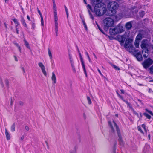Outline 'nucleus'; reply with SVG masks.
Instances as JSON below:
<instances>
[{"label": "nucleus", "mask_w": 153, "mask_h": 153, "mask_svg": "<svg viewBox=\"0 0 153 153\" xmlns=\"http://www.w3.org/2000/svg\"><path fill=\"white\" fill-rule=\"evenodd\" d=\"M41 25L42 26H43L44 25V21H43V17H41Z\"/></svg>", "instance_id": "obj_40"}, {"label": "nucleus", "mask_w": 153, "mask_h": 153, "mask_svg": "<svg viewBox=\"0 0 153 153\" xmlns=\"http://www.w3.org/2000/svg\"><path fill=\"white\" fill-rule=\"evenodd\" d=\"M55 27H58V17H54Z\"/></svg>", "instance_id": "obj_23"}, {"label": "nucleus", "mask_w": 153, "mask_h": 153, "mask_svg": "<svg viewBox=\"0 0 153 153\" xmlns=\"http://www.w3.org/2000/svg\"><path fill=\"white\" fill-rule=\"evenodd\" d=\"M102 0H92L91 3L92 6H99L101 5Z\"/></svg>", "instance_id": "obj_9"}, {"label": "nucleus", "mask_w": 153, "mask_h": 153, "mask_svg": "<svg viewBox=\"0 0 153 153\" xmlns=\"http://www.w3.org/2000/svg\"><path fill=\"white\" fill-rule=\"evenodd\" d=\"M103 22L104 26V29L106 31L108 30L110 27L112 26L114 23L113 20L110 17L105 18Z\"/></svg>", "instance_id": "obj_3"}, {"label": "nucleus", "mask_w": 153, "mask_h": 153, "mask_svg": "<svg viewBox=\"0 0 153 153\" xmlns=\"http://www.w3.org/2000/svg\"><path fill=\"white\" fill-rule=\"evenodd\" d=\"M69 56L70 63H71L74 62L72 55L71 54H69Z\"/></svg>", "instance_id": "obj_25"}, {"label": "nucleus", "mask_w": 153, "mask_h": 153, "mask_svg": "<svg viewBox=\"0 0 153 153\" xmlns=\"http://www.w3.org/2000/svg\"><path fill=\"white\" fill-rule=\"evenodd\" d=\"M147 46V44L145 42V41L143 40L141 44V47L142 49H146V48Z\"/></svg>", "instance_id": "obj_17"}, {"label": "nucleus", "mask_w": 153, "mask_h": 153, "mask_svg": "<svg viewBox=\"0 0 153 153\" xmlns=\"http://www.w3.org/2000/svg\"><path fill=\"white\" fill-rule=\"evenodd\" d=\"M4 26H5V28L6 29H7V24H6V23L5 22H4Z\"/></svg>", "instance_id": "obj_61"}, {"label": "nucleus", "mask_w": 153, "mask_h": 153, "mask_svg": "<svg viewBox=\"0 0 153 153\" xmlns=\"http://www.w3.org/2000/svg\"><path fill=\"white\" fill-rule=\"evenodd\" d=\"M24 41L25 43V45L26 46V47L27 48H30L28 43L27 42V41L25 39H24Z\"/></svg>", "instance_id": "obj_29"}, {"label": "nucleus", "mask_w": 153, "mask_h": 153, "mask_svg": "<svg viewBox=\"0 0 153 153\" xmlns=\"http://www.w3.org/2000/svg\"><path fill=\"white\" fill-rule=\"evenodd\" d=\"M19 50V52H21V47H20V46L19 45L18 47H17Z\"/></svg>", "instance_id": "obj_59"}, {"label": "nucleus", "mask_w": 153, "mask_h": 153, "mask_svg": "<svg viewBox=\"0 0 153 153\" xmlns=\"http://www.w3.org/2000/svg\"><path fill=\"white\" fill-rule=\"evenodd\" d=\"M123 101L125 102V103L127 105H129V103L127 101H126L125 100H124Z\"/></svg>", "instance_id": "obj_54"}, {"label": "nucleus", "mask_w": 153, "mask_h": 153, "mask_svg": "<svg viewBox=\"0 0 153 153\" xmlns=\"http://www.w3.org/2000/svg\"><path fill=\"white\" fill-rule=\"evenodd\" d=\"M82 22L83 23V25H85L86 24L85 23V21L84 20H82Z\"/></svg>", "instance_id": "obj_63"}, {"label": "nucleus", "mask_w": 153, "mask_h": 153, "mask_svg": "<svg viewBox=\"0 0 153 153\" xmlns=\"http://www.w3.org/2000/svg\"><path fill=\"white\" fill-rule=\"evenodd\" d=\"M54 17H58L57 11H54Z\"/></svg>", "instance_id": "obj_44"}, {"label": "nucleus", "mask_w": 153, "mask_h": 153, "mask_svg": "<svg viewBox=\"0 0 153 153\" xmlns=\"http://www.w3.org/2000/svg\"><path fill=\"white\" fill-rule=\"evenodd\" d=\"M15 123H13L11 127V131L13 132L15 131Z\"/></svg>", "instance_id": "obj_21"}, {"label": "nucleus", "mask_w": 153, "mask_h": 153, "mask_svg": "<svg viewBox=\"0 0 153 153\" xmlns=\"http://www.w3.org/2000/svg\"><path fill=\"white\" fill-rule=\"evenodd\" d=\"M143 115L146 116L147 118L149 119H150L151 118V116L149 114L146 113H144L143 114Z\"/></svg>", "instance_id": "obj_28"}, {"label": "nucleus", "mask_w": 153, "mask_h": 153, "mask_svg": "<svg viewBox=\"0 0 153 153\" xmlns=\"http://www.w3.org/2000/svg\"><path fill=\"white\" fill-rule=\"evenodd\" d=\"M64 7L66 13L67 18H68L69 14L68 9L65 5H64Z\"/></svg>", "instance_id": "obj_27"}, {"label": "nucleus", "mask_w": 153, "mask_h": 153, "mask_svg": "<svg viewBox=\"0 0 153 153\" xmlns=\"http://www.w3.org/2000/svg\"><path fill=\"white\" fill-rule=\"evenodd\" d=\"M129 50L130 52H134V51L136 50L134 48L133 46V45H130V47H129Z\"/></svg>", "instance_id": "obj_20"}, {"label": "nucleus", "mask_w": 153, "mask_h": 153, "mask_svg": "<svg viewBox=\"0 0 153 153\" xmlns=\"http://www.w3.org/2000/svg\"><path fill=\"white\" fill-rule=\"evenodd\" d=\"M145 14V12L143 11H142L139 12L140 15L141 17H143Z\"/></svg>", "instance_id": "obj_30"}, {"label": "nucleus", "mask_w": 153, "mask_h": 153, "mask_svg": "<svg viewBox=\"0 0 153 153\" xmlns=\"http://www.w3.org/2000/svg\"><path fill=\"white\" fill-rule=\"evenodd\" d=\"M132 110L133 111V112L135 114V115H137V116H138V114L137 113V112H136V111H135L134 110V109H132Z\"/></svg>", "instance_id": "obj_47"}, {"label": "nucleus", "mask_w": 153, "mask_h": 153, "mask_svg": "<svg viewBox=\"0 0 153 153\" xmlns=\"http://www.w3.org/2000/svg\"><path fill=\"white\" fill-rule=\"evenodd\" d=\"M80 60L81 62L82 65V67L83 69V70L84 71V72L85 74V76L87 77V75L86 73V70L85 68V64H84V62L83 60V58L82 57H80Z\"/></svg>", "instance_id": "obj_11"}, {"label": "nucleus", "mask_w": 153, "mask_h": 153, "mask_svg": "<svg viewBox=\"0 0 153 153\" xmlns=\"http://www.w3.org/2000/svg\"><path fill=\"white\" fill-rule=\"evenodd\" d=\"M142 38V35L140 34H139L136 36L135 40H138L139 41L140 40H141Z\"/></svg>", "instance_id": "obj_19"}, {"label": "nucleus", "mask_w": 153, "mask_h": 153, "mask_svg": "<svg viewBox=\"0 0 153 153\" xmlns=\"http://www.w3.org/2000/svg\"><path fill=\"white\" fill-rule=\"evenodd\" d=\"M137 129L139 131H140L141 133H143V132L141 130V128L140 126H138L137 127Z\"/></svg>", "instance_id": "obj_41"}, {"label": "nucleus", "mask_w": 153, "mask_h": 153, "mask_svg": "<svg viewBox=\"0 0 153 153\" xmlns=\"http://www.w3.org/2000/svg\"><path fill=\"white\" fill-rule=\"evenodd\" d=\"M54 11H57L55 3L53 4Z\"/></svg>", "instance_id": "obj_36"}, {"label": "nucleus", "mask_w": 153, "mask_h": 153, "mask_svg": "<svg viewBox=\"0 0 153 153\" xmlns=\"http://www.w3.org/2000/svg\"><path fill=\"white\" fill-rule=\"evenodd\" d=\"M13 20L15 24H17V25H19V23L18 22L17 19L15 18L13 19Z\"/></svg>", "instance_id": "obj_33"}, {"label": "nucleus", "mask_w": 153, "mask_h": 153, "mask_svg": "<svg viewBox=\"0 0 153 153\" xmlns=\"http://www.w3.org/2000/svg\"><path fill=\"white\" fill-rule=\"evenodd\" d=\"M88 12L89 13V14L90 15V18L93 20L94 19V17L93 16H92V14L90 12L89 10H88Z\"/></svg>", "instance_id": "obj_42"}, {"label": "nucleus", "mask_w": 153, "mask_h": 153, "mask_svg": "<svg viewBox=\"0 0 153 153\" xmlns=\"http://www.w3.org/2000/svg\"><path fill=\"white\" fill-rule=\"evenodd\" d=\"M51 79L52 81V84L53 85L56 83V75L54 72L52 73V75L51 76Z\"/></svg>", "instance_id": "obj_15"}, {"label": "nucleus", "mask_w": 153, "mask_h": 153, "mask_svg": "<svg viewBox=\"0 0 153 153\" xmlns=\"http://www.w3.org/2000/svg\"><path fill=\"white\" fill-rule=\"evenodd\" d=\"M85 53L88 57V58L89 60V62L91 63L92 62V61L90 59V57L89 56L88 53V52H86Z\"/></svg>", "instance_id": "obj_31"}, {"label": "nucleus", "mask_w": 153, "mask_h": 153, "mask_svg": "<svg viewBox=\"0 0 153 153\" xmlns=\"http://www.w3.org/2000/svg\"><path fill=\"white\" fill-rule=\"evenodd\" d=\"M48 54L50 57V59H52V56L51 52L49 48L48 49Z\"/></svg>", "instance_id": "obj_22"}, {"label": "nucleus", "mask_w": 153, "mask_h": 153, "mask_svg": "<svg viewBox=\"0 0 153 153\" xmlns=\"http://www.w3.org/2000/svg\"><path fill=\"white\" fill-rule=\"evenodd\" d=\"M69 153H77V152L76 149H74L70 150Z\"/></svg>", "instance_id": "obj_35"}, {"label": "nucleus", "mask_w": 153, "mask_h": 153, "mask_svg": "<svg viewBox=\"0 0 153 153\" xmlns=\"http://www.w3.org/2000/svg\"><path fill=\"white\" fill-rule=\"evenodd\" d=\"M21 22L22 24L25 27H27V25L26 23V22H25V20L24 19V17L22 16H21Z\"/></svg>", "instance_id": "obj_16"}, {"label": "nucleus", "mask_w": 153, "mask_h": 153, "mask_svg": "<svg viewBox=\"0 0 153 153\" xmlns=\"http://www.w3.org/2000/svg\"><path fill=\"white\" fill-rule=\"evenodd\" d=\"M37 11H38V13H39V15H40V17H42V14L40 11L39 10V9L38 8H37Z\"/></svg>", "instance_id": "obj_43"}, {"label": "nucleus", "mask_w": 153, "mask_h": 153, "mask_svg": "<svg viewBox=\"0 0 153 153\" xmlns=\"http://www.w3.org/2000/svg\"><path fill=\"white\" fill-rule=\"evenodd\" d=\"M123 31L122 27L117 26L114 28H110L109 30V33L111 35H115L117 34L121 33Z\"/></svg>", "instance_id": "obj_4"}, {"label": "nucleus", "mask_w": 153, "mask_h": 153, "mask_svg": "<svg viewBox=\"0 0 153 153\" xmlns=\"http://www.w3.org/2000/svg\"><path fill=\"white\" fill-rule=\"evenodd\" d=\"M13 43L15 45L17 46V47H18L19 46V44L16 42H14Z\"/></svg>", "instance_id": "obj_51"}, {"label": "nucleus", "mask_w": 153, "mask_h": 153, "mask_svg": "<svg viewBox=\"0 0 153 153\" xmlns=\"http://www.w3.org/2000/svg\"><path fill=\"white\" fill-rule=\"evenodd\" d=\"M97 70H98V71L99 72V73L100 74L102 75V76L103 75L102 74V73H101V71H100L98 69V68L97 69Z\"/></svg>", "instance_id": "obj_57"}, {"label": "nucleus", "mask_w": 153, "mask_h": 153, "mask_svg": "<svg viewBox=\"0 0 153 153\" xmlns=\"http://www.w3.org/2000/svg\"><path fill=\"white\" fill-rule=\"evenodd\" d=\"M87 7L88 8H89L91 10V6L90 5H89V4L87 6Z\"/></svg>", "instance_id": "obj_58"}, {"label": "nucleus", "mask_w": 153, "mask_h": 153, "mask_svg": "<svg viewBox=\"0 0 153 153\" xmlns=\"http://www.w3.org/2000/svg\"><path fill=\"white\" fill-rule=\"evenodd\" d=\"M133 22L130 21L127 22L125 24V27L127 30H129L131 29L132 27Z\"/></svg>", "instance_id": "obj_12"}, {"label": "nucleus", "mask_w": 153, "mask_h": 153, "mask_svg": "<svg viewBox=\"0 0 153 153\" xmlns=\"http://www.w3.org/2000/svg\"><path fill=\"white\" fill-rule=\"evenodd\" d=\"M118 97L120 98L121 99H122L123 101L124 100V99L123 97L121 96L120 95H118Z\"/></svg>", "instance_id": "obj_49"}, {"label": "nucleus", "mask_w": 153, "mask_h": 153, "mask_svg": "<svg viewBox=\"0 0 153 153\" xmlns=\"http://www.w3.org/2000/svg\"><path fill=\"white\" fill-rule=\"evenodd\" d=\"M139 41H138L137 40H135V42H134V45L135 47L137 48L139 47Z\"/></svg>", "instance_id": "obj_24"}, {"label": "nucleus", "mask_w": 153, "mask_h": 153, "mask_svg": "<svg viewBox=\"0 0 153 153\" xmlns=\"http://www.w3.org/2000/svg\"><path fill=\"white\" fill-rule=\"evenodd\" d=\"M146 110L147 112H148L152 116H153V113H152V111H151L147 109H146Z\"/></svg>", "instance_id": "obj_39"}, {"label": "nucleus", "mask_w": 153, "mask_h": 153, "mask_svg": "<svg viewBox=\"0 0 153 153\" xmlns=\"http://www.w3.org/2000/svg\"><path fill=\"white\" fill-rule=\"evenodd\" d=\"M5 134L7 140L10 139V134L6 128L5 129Z\"/></svg>", "instance_id": "obj_18"}, {"label": "nucleus", "mask_w": 153, "mask_h": 153, "mask_svg": "<svg viewBox=\"0 0 153 153\" xmlns=\"http://www.w3.org/2000/svg\"><path fill=\"white\" fill-rule=\"evenodd\" d=\"M128 105L129 107V108H131L132 109H132H133L132 108V106L129 103V105Z\"/></svg>", "instance_id": "obj_60"}, {"label": "nucleus", "mask_w": 153, "mask_h": 153, "mask_svg": "<svg viewBox=\"0 0 153 153\" xmlns=\"http://www.w3.org/2000/svg\"><path fill=\"white\" fill-rule=\"evenodd\" d=\"M87 98L88 104L89 105L91 104V101L90 98L89 97L87 96Z\"/></svg>", "instance_id": "obj_32"}, {"label": "nucleus", "mask_w": 153, "mask_h": 153, "mask_svg": "<svg viewBox=\"0 0 153 153\" xmlns=\"http://www.w3.org/2000/svg\"><path fill=\"white\" fill-rule=\"evenodd\" d=\"M17 25H16V33L17 34H19V31L18 30V28H17Z\"/></svg>", "instance_id": "obj_55"}, {"label": "nucleus", "mask_w": 153, "mask_h": 153, "mask_svg": "<svg viewBox=\"0 0 153 153\" xmlns=\"http://www.w3.org/2000/svg\"><path fill=\"white\" fill-rule=\"evenodd\" d=\"M142 127L144 129V130H146V126L144 124H143L142 125Z\"/></svg>", "instance_id": "obj_52"}, {"label": "nucleus", "mask_w": 153, "mask_h": 153, "mask_svg": "<svg viewBox=\"0 0 153 153\" xmlns=\"http://www.w3.org/2000/svg\"><path fill=\"white\" fill-rule=\"evenodd\" d=\"M134 54L135 56L138 61H142L143 57L140 51L138 50H135Z\"/></svg>", "instance_id": "obj_7"}, {"label": "nucleus", "mask_w": 153, "mask_h": 153, "mask_svg": "<svg viewBox=\"0 0 153 153\" xmlns=\"http://www.w3.org/2000/svg\"><path fill=\"white\" fill-rule=\"evenodd\" d=\"M153 60L150 58H148L144 60L143 65L144 68L146 69L153 63Z\"/></svg>", "instance_id": "obj_6"}, {"label": "nucleus", "mask_w": 153, "mask_h": 153, "mask_svg": "<svg viewBox=\"0 0 153 153\" xmlns=\"http://www.w3.org/2000/svg\"><path fill=\"white\" fill-rule=\"evenodd\" d=\"M113 123L114 126L116 128V129L117 133L119 137V141L120 144V145L123 146L124 144V143L122 139L120 130L118 126L114 121H113Z\"/></svg>", "instance_id": "obj_5"}, {"label": "nucleus", "mask_w": 153, "mask_h": 153, "mask_svg": "<svg viewBox=\"0 0 153 153\" xmlns=\"http://www.w3.org/2000/svg\"><path fill=\"white\" fill-rule=\"evenodd\" d=\"M142 54L143 57L146 58L147 57L149 54V52L147 49H144L142 51Z\"/></svg>", "instance_id": "obj_10"}, {"label": "nucleus", "mask_w": 153, "mask_h": 153, "mask_svg": "<svg viewBox=\"0 0 153 153\" xmlns=\"http://www.w3.org/2000/svg\"><path fill=\"white\" fill-rule=\"evenodd\" d=\"M118 15L120 16V17L119 18V19L123 17V16L122 15L121 13H119Z\"/></svg>", "instance_id": "obj_50"}, {"label": "nucleus", "mask_w": 153, "mask_h": 153, "mask_svg": "<svg viewBox=\"0 0 153 153\" xmlns=\"http://www.w3.org/2000/svg\"><path fill=\"white\" fill-rule=\"evenodd\" d=\"M97 24V26H98V28L99 29V30L101 31V32H102V33H104L103 30L102 29H101L100 28V27L99 26V25Z\"/></svg>", "instance_id": "obj_46"}, {"label": "nucleus", "mask_w": 153, "mask_h": 153, "mask_svg": "<svg viewBox=\"0 0 153 153\" xmlns=\"http://www.w3.org/2000/svg\"><path fill=\"white\" fill-rule=\"evenodd\" d=\"M38 65L41 68L42 71L44 75L46 76L47 75L46 72L45 70V67L42 63L40 62L38 63Z\"/></svg>", "instance_id": "obj_8"}, {"label": "nucleus", "mask_w": 153, "mask_h": 153, "mask_svg": "<svg viewBox=\"0 0 153 153\" xmlns=\"http://www.w3.org/2000/svg\"><path fill=\"white\" fill-rule=\"evenodd\" d=\"M24 138V135H22L20 138V140L22 141H23Z\"/></svg>", "instance_id": "obj_56"}, {"label": "nucleus", "mask_w": 153, "mask_h": 153, "mask_svg": "<svg viewBox=\"0 0 153 153\" xmlns=\"http://www.w3.org/2000/svg\"><path fill=\"white\" fill-rule=\"evenodd\" d=\"M107 11L106 7L101 5H96L94 7V11L96 15L98 16H100L105 13Z\"/></svg>", "instance_id": "obj_2"}, {"label": "nucleus", "mask_w": 153, "mask_h": 153, "mask_svg": "<svg viewBox=\"0 0 153 153\" xmlns=\"http://www.w3.org/2000/svg\"><path fill=\"white\" fill-rule=\"evenodd\" d=\"M112 66L113 67V68H114L116 70H120V68L118 67H117V66L116 65H112Z\"/></svg>", "instance_id": "obj_37"}, {"label": "nucleus", "mask_w": 153, "mask_h": 153, "mask_svg": "<svg viewBox=\"0 0 153 153\" xmlns=\"http://www.w3.org/2000/svg\"><path fill=\"white\" fill-rule=\"evenodd\" d=\"M131 41V40L129 39H126L124 44V47L125 48H129V43Z\"/></svg>", "instance_id": "obj_14"}, {"label": "nucleus", "mask_w": 153, "mask_h": 153, "mask_svg": "<svg viewBox=\"0 0 153 153\" xmlns=\"http://www.w3.org/2000/svg\"><path fill=\"white\" fill-rule=\"evenodd\" d=\"M125 39L126 37L125 36L122 35L119 36L118 37V40L121 45L123 44Z\"/></svg>", "instance_id": "obj_13"}, {"label": "nucleus", "mask_w": 153, "mask_h": 153, "mask_svg": "<svg viewBox=\"0 0 153 153\" xmlns=\"http://www.w3.org/2000/svg\"><path fill=\"white\" fill-rule=\"evenodd\" d=\"M35 27V24L34 23L32 24V28L33 29H34Z\"/></svg>", "instance_id": "obj_48"}, {"label": "nucleus", "mask_w": 153, "mask_h": 153, "mask_svg": "<svg viewBox=\"0 0 153 153\" xmlns=\"http://www.w3.org/2000/svg\"><path fill=\"white\" fill-rule=\"evenodd\" d=\"M25 129L27 130V131H29V127L27 126H25Z\"/></svg>", "instance_id": "obj_53"}, {"label": "nucleus", "mask_w": 153, "mask_h": 153, "mask_svg": "<svg viewBox=\"0 0 153 153\" xmlns=\"http://www.w3.org/2000/svg\"><path fill=\"white\" fill-rule=\"evenodd\" d=\"M120 91H121V93H122V94H124V90H123L121 89V90H120Z\"/></svg>", "instance_id": "obj_64"}, {"label": "nucleus", "mask_w": 153, "mask_h": 153, "mask_svg": "<svg viewBox=\"0 0 153 153\" xmlns=\"http://www.w3.org/2000/svg\"><path fill=\"white\" fill-rule=\"evenodd\" d=\"M108 8L109 10V13L108 14H106V15L109 16H112L115 14L116 13V10L118 7V4L115 1L110 2L108 5Z\"/></svg>", "instance_id": "obj_1"}, {"label": "nucleus", "mask_w": 153, "mask_h": 153, "mask_svg": "<svg viewBox=\"0 0 153 153\" xmlns=\"http://www.w3.org/2000/svg\"><path fill=\"white\" fill-rule=\"evenodd\" d=\"M108 124H109V125L111 127V128L112 131L113 132H114V128H113V126H112L111 122L109 121L108 122Z\"/></svg>", "instance_id": "obj_34"}, {"label": "nucleus", "mask_w": 153, "mask_h": 153, "mask_svg": "<svg viewBox=\"0 0 153 153\" xmlns=\"http://www.w3.org/2000/svg\"><path fill=\"white\" fill-rule=\"evenodd\" d=\"M55 27V30L56 33V36H58V27Z\"/></svg>", "instance_id": "obj_38"}, {"label": "nucleus", "mask_w": 153, "mask_h": 153, "mask_svg": "<svg viewBox=\"0 0 153 153\" xmlns=\"http://www.w3.org/2000/svg\"><path fill=\"white\" fill-rule=\"evenodd\" d=\"M19 103L20 105H23V103L22 102H21V101L19 102Z\"/></svg>", "instance_id": "obj_62"}, {"label": "nucleus", "mask_w": 153, "mask_h": 153, "mask_svg": "<svg viewBox=\"0 0 153 153\" xmlns=\"http://www.w3.org/2000/svg\"><path fill=\"white\" fill-rule=\"evenodd\" d=\"M71 64L73 71L74 72H76V70L74 65V62L71 63Z\"/></svg>", "instance_id": "obj_26"}, {"label": "nucleus", "mask_w": 153, "mask_h": 153, "mask_svg": "<svg viewBox=\"0 0 153 153\" xmlns=\"http://www.w3.org/2000/svg\"><path fill=\"white\" fill-rule=\"evenodd\" d=\"M150 70L151 73L153 74V65L150 68Z\"/></svg>", "instance_id": "obj_45"}]
</instances>
